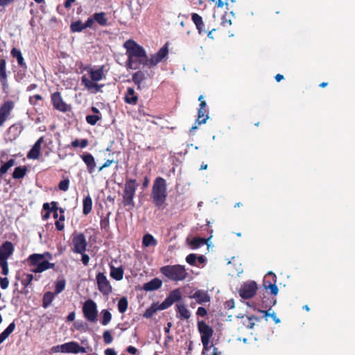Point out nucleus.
<instances>
[{"instance_id": "44", "label": "nucleus", "mask_w": 355, "mask_h": 355, "mask_svg": "<svg viewBox=\"0 0 355 355\" xmlns=\"http://www.w3.org/2000/svg\"><path fill=\"white\" fill-rule=\"evenodd\" d=\"M259 320V319L254 315L248 316L247 317V320L243 322V324L248 329H252L255 324V322Z\"/></svg>"}, {"instance_id": "51", "label": "nucleus", "mask_w": 355, "mask_h": 355, "mask_svg": "<svg viewBox=\"0 0 355 355\" xmlns=\"http://www.w3.org/2000/svg\"><path fill=\"white\" fill-rule=\"evenodd\" d=\"M259 312L264 314V316L266 318L270 317L273 319V320L275 322V323H278L280 322V320L277 317V315L275 313H269L268 311H263V310H259Z\"/></svg>"}, {"instance_id": "31", "label": "nucleus", "mask_w": 355, "mask_h": 355, "mask_svg": "<svg viewBox=\"0 0 355 355\" xmlns=\"http://www.w3.org/2000/svg\"><path fill=\"white\" fill-rule=\"evenodd\" d=\"M92 209V199L89 195H87L83 200V213L84 215H88Z\"/></svg>"}, {"instance_id": "63", "label": "nucleus", "mask_w": 355, "mask_h": 355, "mask_svg": "<svg viewBox=\"0 0 355 355\" xmlns=\"http://www.w3.org/2000/svg\"><path fill=\"white\" fill-rule=\"evenodd\" d=\"M95 19H94V16L92 17H89L87 20L84 23L85 28H92V25L94 23Z\"/></svg>"}, {"instance_id": "55", "label": "nucleus", "mask_w": 355, "mask_h": 355, "mask_svg": "<svg viewBox=\"0 0 355 355\" xmlns=\"http://www.w3.org/2000/svg\"><path fill=\"white\" fill-rule=\"evenodd\" d=\"M26 71L24 69H22V70H19L17 72V73L15 75V79L17 82L19 83L21 82L26 75Z\"/></svg>"}, {"instance_id": "39", "label": "nucleus", "mask_w": 355, "mask_h": 355, "mask_svg": "<svg viewBox=\"0 0 355 355\" xmlns=\"http://www.w3.org/2000/svg\"><path fill=\"white\" fill-rule=\"evenodd\" d=\"M70 29L72 33L81 32L85 29L84 23L80 20L73 21L70 25Z\"/></svg>"}, {"instance_id": "34", "label": "nucleus", "mask_w": 355, "mask_h": 355, "mask_svg": "<svg viewBox=\"0 0 355 355\" xmlns=\"http://www.w3.org/2000/svg\"><path fill=\"white\" fill-rule=\"evenodd\" d=\"M95 21L101 26L107 25V19L104 12H96L93 15Z\"/></svg>"}, {"instance_id": "57", "label": "nucleus", "mask_w": 355, "mask_h": 355, "mask_svg": "<svg viewBox=\"0 0 355 355\" xmlns=\"http://www.w3.org/2000/svg\"><path fill=\"white\" fill-rule=\"evenodd\" d=\"M211 352H208L204 354V351L202 350V354L203 355H221V352L218 350L217 347H216L214 345L211 347Z\"/></svg>"}, {"instance_id": "4", "label": "nucleus", "mask_w": 355, "mask_h": 355, "mask_svg": "<svg viewBox=\"0 0 355 355\" xmlns=\"http://www.w3.org/2000/svg\"><path fill=\"white\" fill-rule=\"evenodd\" d=\"M159 270L163 275L174 282L183 281L188 276L184 266L180 264L164 266Z\"/></svg>"}, {"instance_id": "2", "label": "nucleus", "mask_w": 355, "mask_h": 355, "mask_svg": "<svg viewBox=\"0 0 355 355\" xmlns=\"http://www.w3.org/2000/svg\"><path fill=\"white\" fill-rule=\"evenodd\" d=\"M167 184L162 177H157L154 180L150 198L152 202L159 209H164L166 207L167 198Z\"/></svg>"}, {"instance_id": "48", "label": "nucleus", "mask_w": 355, "mask_h": 355, "mask_svg": "<svg viewBox=\"0 0 355 355\" xmlns=\"http://www.w3.org/2000/svg\"><path fill=\"white\" fill-rule=\"evenodd\" d=\"M100 119L101 117L97 114L87 115L86 116V121L92 125H94Z\"/></svg>"}, {"instance_id": "64", "label": "nucleus", "mask_w": 355, "mask_h": 355, "mask_svg": "<svg viewBox=\"0 0 355 355\" xmlns=\"http://www.w3.org/2000/svg\"><path fill=\"white\" fill-rule=\"evenodd\" d=\"M82 254V259H81V261L83 262V263L85 265V266H87L88 263H89V257L88 254H85V252H83Z\"/></svg>"}, {"instance_id": "15", "label": "nucleus", "mask_w": 355, "mask_h": 355, "mask_svg": "<svg viewBox=\"0 0 355 355\" xmlns=\"http://www.w3.org/2000/svg\"><path fill=\"white\" fill-rule=\"evenodd\" d=\"M182 299V293L179 288L172 291L166 299L162 302V307L166 309L170 307L174 302Z\"/></svg>"}, {"instance_id": "38", "label": "nucleus", "mask_w": 355, "mask_h": 355, "mask_svg": "<svg viewBox=\"0 0 355 355\" xmlns=\"http://www.w3.org/2000/svg\"><path fill=\"white\" fill-rule=\"evenodd\" d=\"M15 164V160L13 159H10L7 162L4 163L0 168V178H2L3 175Z\"/></svg>"}, {"instance_id": "32", "label": "nucleus", "mask_w": 355, "mask_h": 355, "mask_svg": "<svg viewBox=\"0 0 355 355\" xmlns=\"http://www.w3.org/2000/svg\"><path fill=\"white\" fill-rule=\"evenodd\" d=\"M142 245L144 247L155 246L157 245V241L150 234H146L143 236Z\"/></svg>"}, {"instance_id": "46", "label": "nucleus", "mask_w": 355, "mask_h": 355, "mask_svg": "<svg viewBox=\"0 0 355 355\" xmlns=\"http://www.w3.org/2000/svg\"><path fill=\"white\" fill-rule=\"evenodd\" d=\"M70 181L69 178L61 180L58 184V188L62 191H67L69 187Z\"/></svg>"}, {"instance_id": "13", "label": "nucleus", "mask_w": 355, "mask_h": 355, "mask_svg": "<svg viewBox=\"0 0 355 355\" xmlns=\"http://www.w3.org/2000/svg\"><path fill=\"white\" fill-rule=\"evenodd\" d=\"M73 249L75 253L83 254L86 250L87 241L84 234H80L73 239Z\"/></svg>"}, {"instance_id": "62", "label": "nucleus", "mask_w": 355, "mask_h": 355, "mask_svg": "<svg viewBox=\"0 0 355 355\" xmlns=\"http://www.w3.org/2000/svg\"><path fill=\"white\" fill-rule=\"evenodd\" d=\"M55 228L58 231H62L64 228V224L63 221L57 220L55 222Z\"/></svg>"}, {"instance_id": "29", "label": "nucleus", "mask_w": 355, "mask_h": 355, "mask_svg": "<svg viewBox=\"0 0 355 355\" xmlns=\"http://www.w3.org/2000/svg\"><path fill=\"white\" fill-rule=\"evenodd\" d=\"M123 273L124 270L121 266L115 268L112 265L110 266V276L112 279L116 281H120L123 277Z\"/></svg>"}, {"instance_id": "24", "label": "nucleus", "mask_w": 355, "mask_h": 355, "mask_svg": "<svg viewBox=\"0 0 355 355\" xmlns=\"http://www.w3.org/2000/svg\"><path fill=\"white\" fill-rule=\"evenodd\" d=\"M88 72L92 81L98 82L105 78L104 66H101L97 69H90Z\"/></svg>"}, {"instance_id": "14", "label": "nucleus", "mask_w": 355, "mask_h": 355, "mask_svg": "<svg viewBox=\"0 0 355 355\" xmlns=\"http://www.w3.org/2000/svg\"><path fill=\"white\" fill-rule=\"evenodd\" d=\"M14 102L12 101H5L0 106V127L3 125L4 122L7 120L12 110L14 108Z\"/></svg>"}, {"instance_id": "49", "label": "nucleus", "mask_w": 355, "mask_h": 355, "mask_svg": "<svg viewBox=\"0 0 355 355\" xmlns=\"http://www.w3.org/2000/svg\"><path fill=\"white\" fill-rule=\"evenodd\" d=\"M40 155V152L32 147L27 154V157L28 159H37L39 158Z\"/></svg>"}, {"instance_id": "17", "label": "nucleus", "mask_w": 355, "mask_h": 355, "mask_svg": "<svg viewBox=\"0 0 355 355\" xmlns=\"http://www.w3.org/2000/svg\"><path fill=\"white\" fill-rule=\"evenodd\" d=\"M14 245L12 242L6 241L0 247V261L6 260L13 254Z\"/></svg>"}, {"instance_id": "40", "label": "nucleus", "mask_w": 355, "mask_h": 355, "mask_svg": "<svg viewBox=\"0 0 355 355\" xmlns=\"http://www.w3.org/2000/svg\"><path fill=\"white\" fill-rule=\"evenodd\" d=\"M54 294L51 292H46L44 294L42 299V306L44 308H47L53 302L54 299Z\"/></svg>"}, {"instance_id": "47", "label": "nucleus", "mask_w": 355, "mask_h": 355, "mask_svg": "<svg viewBox=\"0 0 355 355\" xmlns=\"http://www.w3.org/2000/svg\"><path fill=\"white\" fill-rule=\"evenodd\" d=\"M65 288V280L62 279L57 281L55 286V294L60 293Z\"/></svg>"}, {"instance_id": "35", "label": "nucleus", "mask_w": 355, "mask_h": 355, "mask_svg": "<svg viewBox=\"0 0 355 355\" xmlns=\"http://www.w3.org/2000/svg\"><path fill=\"white\" fill-rule=\"evenodd\" d=\"M211 238V236L209 239H205V238H200V237H194L190 245L193 249L198 248L199 247L207 244V241Z\"/></svg>"}, {"instance_id": "26", "label": "nucleus", "mask_w": 355, "mask_h": 355, "mask_svg": "<svg viewBox=\"0 0 355 355\" xmlns=\"http://www.w3.org/2000/svg\"><path fill=\"white\" fill-rule=\"evenodd\" d=\"M11 55L17 59L18 64L23 69L24 71L27 70V64L24 61L22 53L21 51L15 47L12 48L10 51Z\"/></svg>"}, {"instance_id": "30", "label": "nucleus", "mask_w": 355, "mask_h": 355, "mask_svg": "<svg viewBox=\"0 0 355 355\" xmlns=\"http://www.w3.org/2000/svg\"><path fill=\"white\" fill-rule=\"evenodd\" d=\"M165 308L162 307V303L158 304L157 303H153L149 308H148L144 313V317L146 318H151L157 311L159 310H164Z\"/></svg>"}, {"instance_id": "56", "label": "nucleus", "mask_w": 355, "mask_h": 355, "mask_svg": "<svg viewBox=\"0 0 355 355\" xmlns=\"http://www.w3.org/2000/svg\"><path fill=\"white\" fill-rule=\"evenodd\" d=\"M263 303V305H262V307L263 308H271L272 306H274L276 303V300H275L273 297L269 300V302L268 301H265V300H263L262 302Z\"/></svg>"}, {"instance_id": "28", "label": "nucleus", "mask_w": 355, "mask_h": 355, "mask_svg": "<svg viewBox=\"0 0 355 355\" xmlns=\"http://www.w3.org/2000/svg\"><path fill=\"white\" fill-rule=\"evenodd\" d=\"M145 73L142 71H137L132 74V80L137 85V89H141V83L146 80Z\"/></svg>"}, {"instance_id": "6", "label": "nucleus", "mask_w": 355, "mask_h": 355, "mask_svg": "<svg viewBox=\"0 0 355 355\" xmlns=\"http://www.w3.org/2000/svg\"><path fill=\"white\" fill-rule=\"evenodd\" d=\"M198 329L201 336L204 354L211 351L213 344H210V339L213 336L214 330L205 321L198 322Z\"/></svg>"}, {"instance_id": "53", "label": "nucleus", "mask_w": 355, "mask_h": 355, "mask_svg": "<svg viewBox=\"0 0 355 355\" xmlns=\"http://www.w3.org/2000/svg\"><path fill=\"white\" fill-rule=\"evenodd\" d=\"M196 260H197V256L196 254H189L186 257L187 262L191 266H196Z\"/></svg>"}, {"instance_id": "12", "label": "nucleus", "mask_w": 355, "mask_h": 355, "mask_svg": "<svg viewBox=\"0 0 355 355\" xmlns=\"http://www.w3.org/2000/svg\"><path fill=\"white\" fill-rule=\"evenodd\" d=\"M168 53V49L166 44L156 53L150 55V58H148V64L147 66L149 67L156 66L167 56Z\"/></svg>"}, {"instance_id": "21", "label": "nucleus", "mask_w": 355, "mask_h": 355, "mask_svg": "<svg viewBox=\"0 0 355 355\" xmlns=\"http://www.w3.org/2000/svg\"><path fill=\"white\" fill-rule=\"evenodd\" d=\"M191 20L196 25V29L198 30V32L200 35L206 33L207 32L202 17L198 13L191 14Z\"/></svg>"}, {"instance_id": "25", "label": "nucleus", "mask_w": 355, "mask_h": 355, "mask_svg": "<svg viewBox=\"0 0 355 355\" xmlns=\"http://www.w3.org/2000/svg\"><path fill=\"white\" fill-rule=\"evenodd\" d=\"M124 101L130 105H136L138 102V96L132 87H128L124 96Z\"/></svg>"}, {"instance_id": "45", "label": "nucleus", "mask_w": 355, "mask_h": 355, "mask_svg": "<svg viewBox=\"0 0 355 355\" xmlns=\"http://www.w3.org/2000/svg\"><path fill=\"white\" fill-rule=\"evenodd\" d=\"M109 215H110V213L107 214V216H102L101 218L100 226L102 230H107L109 229V227H110Z\"/></svg>"}, {"instance_id": "16", "label": "nucleus", "mask_w": 355, "mask_h": 355, "mask_svg": "<svg viewBox=\"0 0 355 355\" xmlns=\"http://www.w3.org/2000/svg\"><path fill=\"white\" fill-rule=\"evenodd\" d=\"M63 353H86V349L80 346L77 342L71 341L62 344Z\"/></svg>"}, {"instance_id": "5", "label": "nucleus", "mask_w": 355, "mask_h": 355, "mask_svg": "<svg viewBox=\"0 0 355 355\" xmlns=\"http://www.w3.org/2000/svg\"><path fill=\"white\" fill-rule=\"evenodd\" d=\"M138 183L136 180L127 178L125 180L124 189L123 191V205L124 207H135L134 198Z\"/></svg>"}, {"instance_id": "7", "label": "nucleus", "mask_w": 355, "mask_h": 355, "mask_svg": "<svg viewBox=\"0 0 355 355\" xmlns=\"http://www.w3.org/2000/svg\"><path fill=\"white\" fill-rule=\"evenodd\" d=\"M83 313L87 321L96 322L98 317V310L96 302L91 299L86 300L83 306Z\"/></svg>"}, {"instance_id": "41", "label": "nucleus", "mask_w": 355, "mask_h": 355, "mask_svg": "<svg viewBox=\"0 0 355 355\" xmlns=\"http://www.w3.org/2000/svg\"><path fill=\"white\" fill-rule=\"evenodd\" d=\"M118 310L121 313H125L128 306V299L125 297H122L119 299L118 302Z\"/></svg>"}, {"instance_id": "8", "label": "nucleus", "mask_w": 355, "mask_h": 355, "mask_svg": "<svg viewBox=\"0 0 355 355\" xmlns=\"http://www.w3.org/2000/svg\"><path fill=\"white\" fill-rule=\"evenodd\" d=\"M257 289V284L254 281H247L241 285L239 295L243 299H250L256 295Z\"/></svg>"}, {"instance_id": "58", "label": "nucleus", "mask_w": 355, "mask_h": 355, "mask_svg": "<svg viewBox=\"0 0 355 355\" xmlns=\"http://www.w3.org/2000/svg\"><path fill=\"white\" fill-rule=\"evenodd\" d=\"M8 285L9 281L7 277H0V286L2 289H6Z\"/></svg>"}, {"instance_id": "52", "label": "nucleus", "mask_w": 355, "mask_h": 355, "mask_svg": "<svg viewBox=\"0 0 355 355\" xmlns=\"http://www.w3.org/2000/svg\"><path fill=\"white\" fill-rule=\"evenodd\" d=\"M0 266L2 268V275H7L9 272L8 261L6 260L0 261Z\"/></svg>"}, {"instance_id": "10", "label": "nucleus", "mask_w": 355, "mask_h": 355, "mask_svg": "<svg viewBox=\"0 0 355 355\" xmlns=\"http://www.w3.org/2000/svg\"><path fill=\"white\" fill-rule=\"evenodd\" d=\"M98 289L104 295H108L112 291V287L103 272H99L96 277Z\"/></svg>"}, {"instance_id": "9", "label": "nucleus", "mask_w": 355, "mask_h": 355, "mask_svg": "<svg viewBox=\"0 0 355 355\" xmlns=\"http://www.w3.org/2000/svg\"><path fill=\"white\" fill-rule=\"evenodd\" d=\"M51 101L53 108L60 112H67L71 109L70 105L64 101L61 93L58 91L51 94Z\"/></svg>"}, {"instance_id": "33", "label": "nucleus", "mask_w": 355, "mask_h": 355, "mask_svg": "<svg viewBox=\"0 0 355 355\" xmlns=\"http://www.w3.org/2000/svg\"><path fill=\"white\" fill-rule=\"evenodd\" d=\"M15 329V324L12 322L2 333L0 334V345L13 332Z\"/></svg>"}, {"instance_id": "54", "label": "nucleus", "mask_w": 355, "mask_h": 355, "mask_svg": "<svg viewBox=\"0 0 355 355\" xmlns=\"http://www.w3.org/2000/svg\"><path fill=\"white\" fill-rule=\"evenodd\" d=\"M42 99L43 98L40 94H35L29 97V103L31 105H35L38 101H42Z\"/></svg>"}, {"instance_id": "23", "label": "nucleus", "mask_w": 355, "mask_h": 355, "mask_svg": "<svg viewBox=\"0 0 355 355\" xmlns=\"http://www.w3.org/2000/svg\"><path fill=\"white\" fill-rule=\"evenodd\" d=\"M80 157L86 164L88 172L90 174L93 173L96 167V162L94 156L92 154L87 153L83 154Z\"/></svg>"}, {"instance_id": "37", "label": "nucleus", "mask_w": 355, "mask_h": 355, "mask_svg": "<svg viewBox=\"0 0 355 355\" xmlns=\"http://www.w3.org/2000/svg\"><path fill=\"white\" fill-rule=\"evenodd\" d=\"M33 279V275L28 273H23L21 277L20 282L24 288H27L31 285Z\"/></svg>"}, {"instance_id": "19", "label": "nucleus", "mask_w": 355, "mask_h": 355, "mask_svg": "<svg viewBox=\"0 0 355 355\" xmlns=\"http://www.w3.org/2000/svg\"><path fill=\"white\" fill-rule=\"evenodd\" d=\"M189 298L195 299L198 304H204L210 301V296L206 291L197 290L194 293H191L189 295Z\"/></svg>"}, {"instance_id": "20", "label": "nucleus", "mask_w": 355, "mask_h": 355, "mask_svg": "<svg viewBox=\"0 0 355 355\" xmlns=\"http://www.w3.org/2000/svg\"><path fill=\"white\" fill-rule=\"evenodd\" d=\"M0 83L2 89L6 91L8 87V76L6 71V61L4 58L0 59Z\"/></svg>"}, {"instance_id": "61", "label": "nucleus", "mask_w": 355, "mask_h": 355, "mask_svg": "<svg viewBox=\"0 0 355 355\" xmlns=\"http://www.w3.org/2000/svg\"><path fill=\"white\" fill-rule=\"evenodd\" d=\"M196 314L198 316L205 317L207 314V311L205 308L200 306L197 310Z\"/></svg>"}, {"instance_id": "27", "label": "nucleus", "mask_w": 355, "mask_h": 355, "mask_svg": "<svg viewBox=\"0 0 355 355\" xmlns=\"http://www.w3.org/2000/svg\"><path fill=\"white\" fill-rule=\"evenodd\" d=\"M162 285V282L158 278H154L143 286V289L146 291H153L159 289Z\"/></svg>"}, {"instance_id": "60", "label": "nucleus", "mask_w": 355, "mask_h": 355, "mask_svg": "<svg viewBox=\"0 0 355 355\" xmlns=\"http://www.w3.org/2000/svg\"><path fill=\"white\" fill-rule=\"evenodd\" d=\"M112 163H116V164H117V163H118V162H117V161H116V162H115V161H114L113 159H107V160H106V161L104 162V164H103L101 166H100V167H99V168H98V171H101L103 168H107V167L110 166Z\"/></svg>"}, {"instance_id": "59", "label": "nucleus", "mask_w": 355, "mask_h": 355, "mask_svg": "<svg viewBox=\"0 0 355 355\" xmlns=\"http://www.w3.org/2000/svg\"><path fill=\"white\" fill-rule=\"evenodd\" d=\"M44 142V137H40L37 141L34 144L33 146V148H34L35 150H37L40 152L41 150V146L42 144Z\"/></svg>"}, {"instance_id": "11", "label": "nucleus", "mask_w": 355, "mask_h": 355, "mask_svg": "<svg viewBox=\"0 0 355 355\" xmlns=\"http://www.w3.org/2000/svg\"><path fill=\"white\" fill-rule=\"evenodd\" d=\"M277 277L272 272H268L264 277L263 286L266 289H270L272 295L278 293L279 289L277 286Z\"/></svg>"}, {"instance_id": "18", "label": "nucleus", "mask_w": 355, "mask_h": 355, "mask_svg": "<svg viewBox=\"0 0 355 355\" xmlns=\"http://www.w3.org/2000/svg\"><path fill=\"white\" fill-rule=\"evenodd\" d=\"M176 317L180 320H188L191 316V311L187 306L182 303H177L175 305Z\"/></svg>"}, {"instance_id": "1", "label": "nucleus", "mask_w": 355, "mask_h": 355, "mask_svg": "<svg viewBox=\"0 0 355 355\" xmlns=\"http://www.w3.org/2000/svg\"><path fill=\"white\" fill-rule=\"evenodd\" d=\"M128 57L126 67L131 69H139L141 65L148 64V57L144 48L132 40H128L124 43Z\"/></svg>"}, {"instance_id": "42", "label": "nucleus", "mask_w": 355, "mask_h": 355, "mask_svg": "<svg viewBox=\"0 0 355 355\" xmlns=\"http://www.w3.org/2000/svg\"><path fill=\"white\" fill-rule=\"evenodd\" d=\"M209 116L207 113V110H198V119L196 120V122L198 124H204L206 123L207 120L208 119Z\"/></svg>"}, {"instance_id": "3", "label": "nucleus", "mask_w": 355, "mask_h": 355, "mask_svg": "<svg viewBox=\"0 0 355 355\" xmlns=\"http://www.w3.org/2000/svg\"><path fill=\"white\" fill-rule=\"evenodd\" d=\"M46 259H52V254L49 252H46L44 254H31L27 260L31 266L35 267L32 269L31 271L35 273H40L47 269L54 268L55 266V263L49 262Z\"/></svg>"}, {"instance_id": "22", "label": "nucleus", "mask_w": 355, "mask_h": 355, "mask_svg": "<svg viewBox=\"0 0 355 355\" xmlns=\"http://www.w3.org/2000/svg\"><path fill=\"white\" fill-rule=\"evenodd\" d=\"M82 84L88 90L92 91L93 93H96L100 91L101 88L103 87V85H98L94 81L88 79L85 76L81 78Z\"/></svg>"}, {"instance_id": "50", "label": "nucleus", "mask_w": 355, "mask_h": 355, "mask_svg": "<svg viewBox=\"0 0 355 355\" xmlns=\"http://www.w3.org/2000/svg\"><path fill=\"white\" fill-rule=\"evenodd\" d=\"M103 341L105 344H110L113 340V338L111 334V332L108 330H106L103 332Z\"/></svg>"}, {"instance_id": "43", "label": "nucleus", "mask_w": 355, "mask_h": 355, "mask_svg": "<svg viewBox=\"0 0 355 355\" xmlns=\"http://www.w3.org/2000/svg\"><path fill=\"white\" fill-rule=\"evenodd\" d=\"M101 314H102V319L101 320V323L103 325L105 326V325H107L111 321V320H112V314L107 309H103L101 311Z\"/></svg>"}, {"instance_id": "36", "label": "nucleus", "mask_w": 355, "mask_h": 355, "mask_svg": "<svg viewBox=\"0 0 355 355\" xmlns=\"http://www.w3.org/2000/svg\"><path fill=\"white\" fill-rule=\"evenodd\" d=\"M27 171L26 166H17L13 171L12 178L16 180L21 179L26 175Z\"/></svg>"}]
</instances>
